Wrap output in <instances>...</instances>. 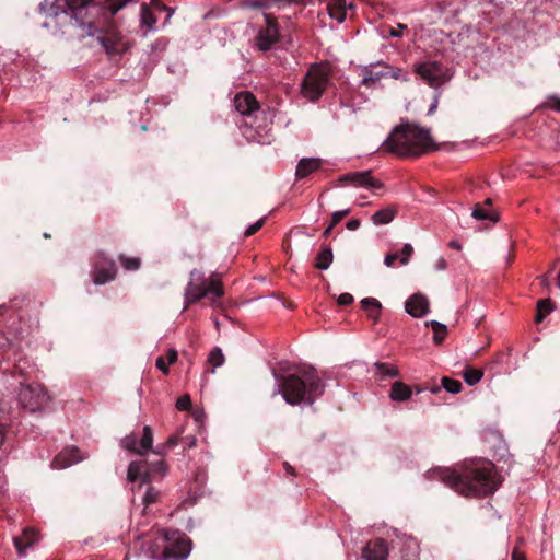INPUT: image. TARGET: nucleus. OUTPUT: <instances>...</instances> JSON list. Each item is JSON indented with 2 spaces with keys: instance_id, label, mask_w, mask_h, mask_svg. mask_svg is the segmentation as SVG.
<instances>
[{
  "instance_id": "obj_56",
  "label": "nucleus",
  "mask_w": 560,
  "mask_h": 560,
  "mask_svg": "<svg viewBox=\"0 0 560 560\" xmlns=\"http://www.w3.org/2000/svg\"><path fill=\"white\" fill-rule=\"evenodd\" d=\"M65 451H66V453H67L66 455H74L75 453H78V452H79V448H78L77 446L72 445V446H67V447L65 448ZM59 455H63V454H62V453H60Z\"/></svg>"
},
{
  "instance_id": "obj_30",
  "label": "nucleus",
  "mask_w": 560,
  "mask_h": 560,
  "mask_svg": "<svg viewBox=\"0 0 560 560\" xmlns=\"http://www.w3.org/2000/svg\"><path fill=\"white\" fill-rule=\"evenodd\" d=\"M330 18L342 22L346 19V0H334V3L327 5Z\"/></svg>"
},
{
  "instance_id": "obj_32",
  "label": "nucleus",
  "mask_w": 560,
  "mask_h": 560,
  "mask_svg": "<svg viewBox=\"0 0 560 560\" xmlns=\"http://www.w3.org/2000/svg\"><path fill=\"white\" fill-rule=\"evenodd\" d=\"M305 0H256L250 3L253 8L269 9L272 5H285L290 3H303Z\"/></svg>"
},
{
  "instance_id": "obj_57",
  "label": "nucleus",
  "mask_w": 560,
  "mask_h": 560,
  "mask_svg": "<svg viewBox=\"0 0 560 560\" xmlns=\"http://www.w3.org/2000/svg\"><path fill=\"white\" fill-rule=\"evenodd\" d=\"M512 560H526V558L522 552H520L518 550L515 549L512 552Z\"/></svg>"
},
{
  "instance_id": "obj_55",
  "label": "nucleus",
  "mask_w": 560,
  "mask_h": 560,
  "mask_svg": "<svg viewBox=\"0 0 560 560\" xmlns=\"http://www.w3.org/2000/svg\"><path fill=\"white\" fill-rule=\"evenodd\" d=\"M405 28H406L405 25L399 24L397 30L392 28L390 35L394 36V37H400L402 35V31Z\"/></svg>"
},
{
  "instance_id": "obj_10",
  "label": "nucleus",
  "mask_w": 560,
  "mask_h": 560,
  "mask_svg": "<svg viewBox=\"0 0 560 560\" xmlns=\"http://www.w3.org/2000/svg\"><path fill=\"white\" fill-rule=\"evenodd\" d=\"M172 530L165 528L152 529L148 536V552L154 560H170V542Z\"/></svg>"
},
{
  "instance_id": "obj_48",
  "label": "nucleus",
  "mask_w": 560,
  "mask_h": 560,
  "mask_svg": "<svg viewBox=\"0 0 560 560\" xmlns=\"http://www.w3.org/2000/svg\"><path fill=\"white\" fill-rule=\"evenodd\" d=\"M155 365L156 368L162 371L164 374H168L170 370H168V363L165 361V358L164 357H159L155 361Z\"/></svg>"
},
{
  "instance_id": "obj_11",
  "label": "nucleus",
  "mask_w": 560,
  "mask_h": 560,
  "mask_svg": "<svg viewBox=\"0 0 560 560\" xmlns=\"http://www.w3.org/2000/svg\"><path fill=\"white\" fill-rule=\"evenodd\" d=\"M416 72L425 83L435 89L446 83L450 79L447 70L438 61L419 63L416 67Z\"/></svg>"
},
{
  "instance_id": "obj_20",
  "label": "nucleus",
  "mask_w": 560,
  "mask_h": 560,
  "mask_svg": "<svg viewBox=\"0 0 560 560\" xmlns=\"http://www.w3.org/2000/svg\"><path fill=\"white\" fill-rule=\"evenodd\" d=\"M405 308L411 316L422 317L429 312V301L424 295L417 293L406 301Z\"/></svg>"
},
{
  "instance_id": "obj_7",
  "label": "nucleus",
  "mask_w": 560,
  "mask_h": 560,
  "mask_svg": "<svg viewBox=\"0 0 560 560\" xmlns=\"http://www.w3.org/2000/svg\"><path fill=\"white\" fill-rule=\"evenodd\" d=\"M167 472V465L163 459L148 463L145 458L135 460L129 465L127 477L130 481L140 480L142 483L162 479Z\"/></svg>"
},
{
  "instance_id": "obj_58",
  "label": "nucleus",
  "mask_w": 560,
  "mask_h": 560,
  "mask_svg": "<svg viewBox=\"0 0 560 560\" xmlns=\"http://www.w3.org/2000/svg\"><path fill=\"white\" fill-rule=\"evenodd\" d=\"M436 107H438V96H435L434 102L431 104V106L428 110V115H432L436 110Z\"/></svg>"
},
{
  "instance_id": "obj_23",
  "label": "nucleus",
  "mask_w": 560,
  "mask_h": 560,
  "mask_svg": "<svg viewBox=\"0 0 560 560\" xmlns=\"http://www.w3.org/2000/svg\"><path fill=\"white\" fill-rule=\"evenodd\" d=\"M322 166V160L316 158H304L296 165V178H305Z\"/></svg>"
},
{
  "instance_id": "obj_16",
  "label": "nucleus",
  "mask_w": 560,
  "mask_h": 560,
  "mask_svg": "<svg viewBox=\"0 0 560 560\" xmlns=\"http://www.w3.org/2000/svg\"><path fill=\"white\" fill-rule=\"evenodd\" d=\"M340 182L343 184H351L353 186L372 189H380L383 187V184L372 176L371 171L345 174L340 177Z\"/></svg>"
},
{
  "instance_id": "obj_61",
  "label": "nucleus",
  "mask_w": 560,
  "mask_h": 560,
  "mask_svg": "<svg viewBox=\"0 0 560 560\" xmlns=\"http://www.w3.org/2000/svg\"><path fill=\"white\" fill-rule=\"evenodd\" d=\"M450 246H451L452 248H454V249H457V250H459V249L462 248V245H460L457 241H452V242L450 243Z\"/></svg>"
},
{
  "instance_id": "obj_22",
  "label": "nucleus",
  "mask_w": 560,
  "mask_h": 560,
  "mask_svg": "<svg viewBox=\"0 0 560 560\" xmlns=\"http://www.w3.org/2000/svg\"><path fill=\"white\" fill-rule=\"evenodd\" d=\"M39 539V534L34 528H25L20 536L13 538L14 546L20 556L25 555L26 549Z\"/></svg>"
},
{
  "instance_id": "obj_26",
  "label": "nucleus",
  "mask_w": 560,
  "mask_h": 560,
  "mask_svg": "<svg viewBox=\"0 0 560 560\" xmlns=\"http://www.w3.org/2000/svg\"><path fill=\"white\" fill-rule=\"evenodd\" d=\"M411 387L400 381L393 383L389 397L395 401H405L411 397Z\"/></svg>"
},
{
  "instance_id": "obj_35",
  "label": "nucleus",
  "mask_w": 560,
  "mask_h": 560,
  "mask_svg": "<svg viewBox=\"0 0 560 560\" xmlns=\"http://www.w3.org/2000/svg\"><path fill=\"white\" fill-rule=\"evenodd\" d=\"M431 327H432V330H433V340L436 345H441L445 337H446V334H447V328L444 324H441L439 322H435V320H432L431 322Z\"/></svg>"
},
{
  "instance_id": "obj_38",
  "label": "nucleus",
  "mask_w": 560,
  "mask_h": 560,
  "mask_svg": "<svg viewBox=\"0 0 560 560\" xmlns=\"http://www.w3.org/2000/svg\"><path fill=\"white\" fill-rule=\"evenodd\" d=\"M208 362L213 366L218 368L224 363V355L222 350L219 347L212 349L209 354Z\"/></svg>"
},
{
  "instance_id": "obj_25",
  "label": "nucleus",
  "mask_w": 560,
  "mask_h": 560,
  "mask_svg": "<svg viewBox=\"0 0 560 560\" xmlns=\"http://www.w3.org/2000/svg\"><path fill=\"white\" fill-rule=\"evenodd\" d=\"M361 306L365 311L368 317L377 323L380 319L382 304L375 298H365L361 301Z\"/></svg>"
},
{
  "instance_id": "obj_29",
  "label": "nucleus",
  "mask_w": 560,
  "mask_h": 560,
  "mask_svg": "<svg viewBox=\"0 0 560 560\" xmlns=\"http://www.w3.org/2000/svg\"><path fill=\"white\" fill-rule=\"evenodd\" d=\"M396 213L395 207H387L375 212L372 215V221L375 225L387 224L394 220Z\"/></svg>"
},
{
  "instance_id": "obj_27",
  "label": "nucleus",
  "mask_w": 560,
  "mask_h": 560,
  "mask_svg": "<svg viewBox=\"0 0 560 560\" xmlns=\"http://www.w3.org/2000/svg\"><path fill=\"white\" fill-rule=\"evenodd\" d=\"M332 250L329 246H322L319 253L317 254L315 258V268L319 270H326L329 268L330 264L332 262Z\"/></svg>"
},
{
  "instance_id": "obj_49",
  "label": "nucleus",
  "mask_w": 560,
  "mask_h": 560,
  "mask_svg": "<svg viewBox=\"0 0 560 560\" xmlns=\"http://www.w3.org/2000/svg\"><path fill=\"white\" fill-rule=\"evenodd\" d=\"M164 358H165V361L167 360L168 364H174L177 361L178 353L175 349H168L166 357H164Z\"/></svg>"
},
{
  "instance_id": "obj_6",
  "label": "nucleus",
  "mask_w": 560,
  "mask_h": 560,
  "mask_svg": "<svg viewBox=\"0 0 560 560\" xmlns=\"http://www.w3.org/2000/svg\"><path fill=\"white\" fill-rule=\"evenodd\" d=\"M329 83V72L322 65H313L306 72L301 92L311 102L318 101L326 91Z\"/></svg>"
},
{
  "instance_id": "obj_5",
  "label": "nucleus",
  "mask_w": 560,
  "mask_h": 560,
  "mask_svg": "<svg viewBox=\"0 0 560 560\" xmlns=\"http://www.w3.org/2000/svg\"><path fill=\"white\" fill-rule=\"evenodd\" d=\"M223 285L218 273H213L207 280L199 269L190 271V280L185 290L186 307L197 303L202 298H209V300L214 301L223 296Z\"/></svg>"
},
{
  "instance_id": "obj_51",
  "label": "nucleus",
  "mask_w": 560,
  "mask_h": 560,
  "mask_svg": "<svg viewBox=\"0 0 560 560\" xmlns=\"http://www.w3.org/2000/svg\"><path fill=\"white\" fill-rule=\"evenodd\" d=\"M177 444H178V438L175 435H172L165 442L164 451H171Z\"/></svg>"
},
{
  "instance_id": "obj_3",
  "label": "nucleus",
  "mask_w": 560,
  "mask_h": 560,
  "mask_svg": "<svg viewBox=\"0 0 560 560\" xmlns=\"http://www.w3.org/2000/svg\"><path fill=\"white\" fill-rule=\"evenodd\" d=\"M383 147L386 151L400 158H418L430 150L436 149L430 130L410 122L397 126L385 140Z\"/></svg>"
},
{
  "instance_id": "obj_54",
  "label": "nucleus",
  "mask_w": 560,
  "mask_h": 560,
  "mask_svg": "<svg viewBox=\"0 0 560 560\" xmlns=\"http://www.w3.org/2000/svg\"><path fill=\"white\" fill-rule=\"evenodd\" d=\"M360 226V220L358 219H351L347 222V229L351 231H355Z\"/></svg>"
},
{
  "instance_id": "obj_1",
  "label": "nucleus",
  "mask_w": 560,
  "mask_h": 560,
  "mask_svg": "<svg viewBox=\"0 0 560 560\" xmlns=\"http://www.w3.org/2000/svg\"><path fill=\"white\" fill-rule=\"evenodd\" d=\"M432 474L450 489L469 499L490 497L503 482L495 465L485 457L466 459L456 468L439 467Z\"/></svg>"
},
{
  "instance_id": "obj_31",
  "label": "nucleus",
  "mask_w": 560,
  "mask_h": 560,
  "mask_svg": "<svg viewBox=\"0 0 560 560\" xmlns=\"http://www.w3.org/2000/svg\"><path fill=\"white\" fill-rule=\"evenodd\" d=\"M486 441L491 445L495 455H504L508 452L506 443L501 435L491 433Z\"/></svg>"
},
{
  "instance_id": "obj_15",
  "label": "nucleus",
  "mask_w": 560,
  "mask_h": 560,
  "mask_svg": "<svg viewBox=\"0 0 560 560\" xmlns=\"http://www.w3.org/2000/svg\"><path fill=\"white\" fill-rule=\"evenodd\" d=\"M266 27L258 32L256 37L257 47L260 50H268L279 40V26L272 14H265Z\"/></svg>"
},
{
  "instance_id": "obj_21",
  "label": "nucleus",
  "mask_w": 560,
  "mask_h": 560,
  "mask_svg": "<svg viewBox=\"0 0 560 560\" xmlns=\"http://www.w3.org/2000/svg\"><path fill=\"white\" fill-rule=\"evenodd\" d=\"M130 0H103L104 12L102 13L101 20L92 26L97 28L98 25L108 24L112 22L114 15L121 10Z\"/></svg>"
},
{
  "instance_id": "obj_64",
  "label": "nucleus",
  "mask_w": 560,
  "mask_h": 560,
  "mask_svg": "<svg viewBox=\"0 0 560 560\" xmlns=\"http://www.w3.org/2000/svg\"><path fill=\"white\" fill-rule=\"evenodd\" d=\"M284 466H285V469L288 472H290L291 475H294L293 468L289 464L284 463Z\"/></svg>"
},
{
  "instance_id": "obj_44",
  "label": "nucleus",
  "mask_w": 560,
  "mask_h": 560,
  "mask_svg": "<svg viewBox=\"0 0 560 560\" xmlns=\"http://www.w3.org/2000/svg\"><path fill=\"white\" fill-rule=\"evenodd\" d=\"M191 407V399L189 395L180 396L176 401V408L178 410H188Z\"/></svg>"
},
{
  "instance_id": "obj_62",
  "label": "nucleus",
  "mask_w": 560,
  "mask_h": 560,
  "mask_svg": "<svg viewBox=\"0 0 560 560\" xmlns=\"http://www.w3.org/2000/svg\"><path fill=\"white\" fill-rule=\"evenodd\" d=\"M4 442V432H3V425L0 423V446Z\"/></svg>"
},
{
  "instance_id": "obj_47",
  "label": "nucleus",
  "mask_w": 560,
  "mask_h": 560,
  "mask_svg": "<svg viewBox=\"0 0 560 560\" xmlns=\"http://www.w3.org/2000/svg\"><path fill=\"white\" fill-rule=\"evenodd\" d=\"M337 302L339 305L347 306L353 302V296L350 293H341Z\"/></svg>"
},
{
  "instance_id": "obj_2",
  "label": "nucleus",
  "mask_w": 560,
  "mask_h": 560,
  "mask_svg": "<svg viewBox=\"0 0 560 560\" xmlns=\"http://www.w3.org/2000/svg\"><path fill=\"white\" fill-rule=\"evenodd\" d=\"M284 400L290 405H312L324 393L325 385L313 366L299 368L295 372L278 378Z\"/></svg>"
},
{
  "instance_id": "obj_34",
  "label": "nucleus",
  "mask_w": 560,
  "mask_h": 560,
  "mask_svg": "<svg viewBox=\"0 0 560 560\" xmlns=\"http://www.w3.org/2000/svg\"><path fill=\"white\" fill-rule=\"evenodd\" d=\"M483 375V372L479 369L467 366L463 372V377L468 385L477 384Z\"/></svg>"
},
{
  "instance_id": "obj_37",
  "label": "nucleus",
  "mask_w": 560,
  "mask_h": 560,
  "mask_svg": "<svg viewBox=\"0 0 560 560\" xmlns=\"http://www.w3.org/2000/svg\"><path fill=\"white\" fill-rule=\"evenodd\" d=\"M441 382H442V386L445 388V390H447L448 393H452V394H457L463 388V385L458 380H454V378L444 376Z\"/></svg>"
},
{
  "instance_id": "obj_24",
  "label": "nucleus",
  "mask_w": 560,
  "mask_h": 560,
  "mask_svg": "<svg viewBox=\"0 0 560 560\" xmlns=\"http://www.w3.org/2000/svg\"><path fill=\"white\" fill-rule=\"evenodd\" d=\"M492 200L486 199L483 203H476L472 210V217L477 220H490L497 222L499 220L495 212L491 210Z\"/></svg>"
},
{
  "instance_id": "obj_59",
  "label": "nucleus",
  "mask_w": 560,
  "mask_h": 560,
  "mask_svg": "<svg viewBox=\"0 0 560 560\" xmlns=\"http://www.w3.org/2000/svg\"><path fill=\"white\" fill-rule=\"evenodd\" d=\"M446 268V260L444 258H440L438 260V269L444 270Z\"/></svg>"
},
{
  "instance_id": "obj_45",
  "label": "nucleus",
  "mask_w": 560,
  "mask_h": 560,
  "mask_svg": "<svg viewBox=\"0 0 560 560\" xmlns=\"http://www.w3.org/2000/svg\"><path fill=\"white\" fill-rule=\"evenodd\" d=\"M545 106L553 110L560 112V97L557 95L549 96L545 103Z\"/></svg>"
},
{
  "instance_id": "obj_36",
  "label": "nucleus",
  "mask_w": 560,
  "mask_h": 560,
  "mask_svg": "<svg viewBox=\"0 0 560 560\" xmlns=\"http://www.w3.org/2000/svg\"><path fill=\"white\" fill-rule=\"evenodd\" d=\"M141 23L148 28H152L156 23V18L147 4H142L141 7Z\"/></svg>"
},
{
  "instance_id": "obj_50",
  "label": "nucleus",
  "mask_w": 560,
  "mask_h": 560,
  "mask_svg": "<svg viewBox=\"0 0 560 560\" xmlns=\"http://www.w3.org/2000/svg\"><path fill=\"white\" fill-rule=\"evenodd\" d=\"M399 258V255L397 253H390V254H387L384 258V264L387 266V267H392L394 266L395 261Z\"/></svg>"
},
{
  "instance_id": "obj_42",
  "label": "nucleus",
  "mask_w": 560,
  "mask_h": 560,
  "mask_svg": "<svg viewBox=\"0 0 560 560\" xmlns=\"http://www.w3.org/2000/svg\"><path fill=\"white\" fill-rule=\"evenodd\" d=\"M264 224H265V218H261L260 220H258L254 224L249 225L245 230L244 236L245 237H249V236L254 235L255 233H257L264 226Z\"/></svg>"
},
{
  "instance_id": "obj_14",
  "label": "nucleus",
  "mask_w": 560,
  "mask_h": 560,
  "mask_svg": "<svg viewBox=\"0 0 560 560\" xmlns=\"http://www.w3.org/2000/svg\"><path fill=\"white\" fill-rule=\"evenodd\" d=\"M117 267L114 260L108 259L104 253H97L94 257V283L104 284L116 276Z\"/></svg>"
},
{
  "instance_id": "obj_63",
  "label": "nucleus",
  "mask_w": 560,
  "mask_h": 560,
  "mask_svg": "<svg viewBox=\"0 0 560 560\" xmlns=\"http://www.w3.org/2000/svg\"><path fill=\"white\" fill-rule=\"evenodd\" d=\"M0 412L1 413H9L10 412V408H5V406L3 405V402L0 404Z\"/></svg>"
},
{
  "instance_id": "obj_46",
  "label": "nucleus",
  "mask_w": 560,
  "mask_h": 560,
  "mask_svg": "<svg viewBox=\"0 0 560 560\" xmlns=\"http://www.w3.org/2000/svg\"><path fill=\"white\" fill-rule=\"evenodd\" d=\"M349 212L350 211L348 209L334 212L329 224H331V226H336L343 218L349 214Z\"/></svg>"
},
{
  "instance_id": "obj_33",
  "label": "nucleus",
  "mask_w": 560,
  "mask_h": 560,
  "mask_svg": "<svg viewBox=\"0 0 560 560\" xmlns=\"http://www.w3.org/2000/svg\"><path fill=\"white\" fill-rule=\"evenodd\" d=\"M552 310L553 306L550 300H539L537 302V313L535 317L536 322L541 323L545 319V317L551 313Z\"/></svg>"
},
{
  "instance_id": "obj_12",
  "label": "nucleus",
  "mask_w": 560,
  "mask_h": 560,
  "mask_svg": "<svg viewBox=\"0 0 560 560\" xmlns=\"http://www.w3.org/2000/svg\"><path fill=\"white\" fill-rule=\"evenodd\" d=\"M152 444L153 432L150 427H144L141 432L133 431L121 441L122 447L135 455H144L142 452L151 450Z\"/></svg>"
},
{
  "instance_id": "obj_43",
  "label": "nucleus",
  "mask_w": 560,
  "mask_h": 560,
  "mask_svg": "<svg viewBox=\"0 0 560 560\" xmlns=\"http://www.w3.org/2000/svg\"><path fill=\"white\" fill-rule=\"evenodd\" d=\"M413 254V247L410 244H405L401 249L400 264L407 265L409 262V258Z\"/></svg>"
},
{
  "instance_id": "obj_60",
  "label": "nucleus",
  "mask_w": 560,
  "mask_h": 560,
  "mask_svg": "<svg viewBox=\"0 0 560 560\" xmlns=\"http://www.w3.org/2000/svg\"><path fill=\"white\" fill-rule=\"evenodd\" d=\"M334 228H335V226H331V224H329V225L325 229V231L323 232V236H324V237H328V236L330 235V233H331V231H332V229H334Z\"/></svg>"
},
{
  "instance_id": "obj_8",
  "label": "nucleus",
  "mask_w": 560,
  "mask_h": 560,
  "mask_svg": "<svg viewBox=\"0 0 560 560\" xmlns=\"http://www.w3.org/2000/svg\"><path fill=\"white\" fill-rule=\"evenodd\" d=\"M18 401L23 409L35 412L42 410L47 405L49 396L42 384L20 383Z\"/></svg>"
},
{
  "instance_id": "obj_19",
  "label": "nucleus",
  "mask_w": 560,
  "mask_h": 560,
  "mask_svg": "<svg viewBox=\"0 0 560 560\" xmlns=\"http://www.w3.org/2000/svg\"><path fill=\"white\" fill-rule=\"evenodd\" d=\"M234 107L242 115H252L259 108V104L250 92H241L234 97Z\"/></svg>"
},
{
  "instance_id": "obj_41",
  "label": "nucleus",
  "mask_w": 560,
  "mask_h": 560,
  "mask_svg": "<svg viewBox=\"0 0 560 560\" xmlns=\"http://www.w3.org/2000/svg\"><path fill=\"white\" fill-rule=\"evenodd\" d=\"M119 259L127 270H137L140 267L139 258H128L126 256H120Z\"/></svg>"
},
{
  "instance_id": "obj_17",
  "label": "nucleus",
  "mask_w": 560,
  "mask_h": 560,
  "mask_svg": "<svg viewBox=\"0 0 560 560\" xmlns=\"http://www.w3.org/2000/svg\"><path fill=\"white\" fill-rule=\"evenodd\" d=\"M190 552V542L178 530H172L170 542V559L183 560Z\"/></svg>"
},
{
  "instance_id": "obj_28",
  "label": "nucleus",
  "mask_w": 560,
  "mask_h": 560,
  "mask_svg": "<svg viewBox=\"0 0 560 560\" xmlns=\"http://www.w3.org/2000/svg\"><path fill=\"white\" fill-rule=\"evenodd\" d=\"M375 375L381 380H385L387 377H397L399 375V371L396 366L386 363V362H376L374 363Z\"/></svg>"
},
{
  "instance_id": "obj_40",
  "label": "nucleus",
  "mask_w": 560,
  "mask_h": 560,
  "mask_svg": "<svg viewBox=\"0 0 560 560\" xmlns=\"http://www.w3.org/2000/svg\"><path fill=\"white\" fill-rule=\"evenodd\" d=\"M160 492L153 487H149L143 497V503L148 506L158 501Z\"/></svg>"
},
{
  "instance_id": "obj_52",
  "label": "nucleus",
  "mask_w": 560,
  "mask_h": 560,
  "mask_svg": "<svg viewBox=\"0 0 560 560\" xmlns=\"http://www.w3.org/2000/svg\"><path fill=\"white\" fill-rule=\"evenodd\" d=\"M206 479H207V474L203 469H199L197 472H196V482L199 483L200 486H202L205 482H206Z\"/></svg>"
},
{
  "instance_id": "obj_9",
  "label": "nucleus",
  "mask_w": 560,
  "mask_h": 560,
  "mask_svg": "<svg viewBox=\"0 0 560 560\" xmlns=\"http://www.w3.org/2000/svg\"><path fill=\"white\" fill-rule=\"evenodd\" d=\"M400 74L401 70L399 68H394L384 62L360 67L361 85L366 88H374L384 78L399 79Z\"/></svg>"
},
{
  "instance_id": "obj_4",
  "label": "nucleus",
  "mask_w": 560,
  "mask_h": 560,
  "mask_svg": "<svg viewBox=\"0 0 560 560\" xmlns=\"http://www.w3.org/2000/svg\"><path fill=\"white\" fill-rule=\"evenodd\" d=\"M38 11L52 18L63 13L79 25L92 28L101 20L104 8L97 0H57L52 3L46 0L38 5Z\"/></svg>"
},
{
  "instance_id": "obj_53",
  "label": "nucleus",
  "mask_w": 560,
  "mask_h": 560,
  "mask_svg": "<svg viewBox=\"0 0 560 560\" xmlns=\"http://www.w3.org/2000/svg\"><path fill=\"white\" fill-rule=\"evenodd\" d=\"M13 374L19 375L22 378H27V375H26L24 369L20 364L14 365Z\"/></svg>"
},
{
  "instance_id": "obj_39",
  "label": "nucleus",
  "mask_w": 560,
  "mask_h": 560,
  "mask_svg": "<svg viewBox=\"0 0 560 560\" xmlns=\"http://www.w3.org/2000/svg\"><path fill=\"white\" fill-rule=\"evenodd\" d=\"M77 462L78 460H71L70 457H66V456L54 457L50 463V467L54 469H62V468L69 467L70 465H72L73 463H77Z\"/></svg>"
},
{
  "instance_id": "obj_13",
  "label": "nucleus",
  "mask_w": 560,
  "mask_h": 560,
  "mask_svg": "<svg viewBox=\"0 0 560 560\" xmlns=\"http://www.w3.org/2000/svg\"><path fill=\"white\" fill-rule=\"evenodd\" d=\"M107 26V30L98 36L101 45L108 55H121L128 49L127 43L121 34L112 25V22L98 25V28Z\"/></svg>"
},
{
  "instance_id": "obj_18",
  "label": "nucleus",
  "mask_w": 560,
  "mask_h": 560,
  "mask_svg": "<svg viewBox=\"0 0 560 560\" xmlns=\"http://www.w3.org/2000/svg\"><path fill=\"white\" fill-rule=\"evenodd\" d=\"M388 547L384 539L376 538L366 544L362 550V557L365 560H386Z\"/></svg>"
}]
</instances>
